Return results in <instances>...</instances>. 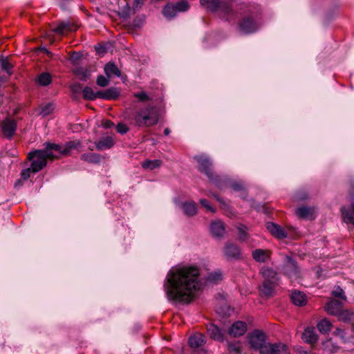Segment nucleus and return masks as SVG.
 I'll return each mask as SVG.
<instances>
[{
	"label": "nucleus",
	"mask_w": 354,
	"mask_h": 354,
	"mask_svg": "<svg viewBox=\"0 0 354 354\" xmlns=\"http://www.w3.org/2000/svg\"><path fill=\"white\" fill-rule=\"evenodd\" d=\"M164 288L169 300L189 303L202 288L199 267L184 266L171 269Z\"/></svg>",
	"instance_id": "nucleus-1"
},
{
	"label": "nucleus",
	"mask_w": 354,
	"mask_h": 354,
	"mask_svg": "<svg viewBox=\"0 0 354 354\" xmlns=\"http://www.w3.org/2000/svg\"><path fill=\"white\" fill-rule=\"evenodd\" d=\"M79 141H70L64 145L46 143L44 149L36 150L30 152L28 158L31 161L30 169L32 173H37L41 170L47 163L48 158H58L60 155L68 156L71 152L79 147Z\"/></svg>",
	"instance_id": "nucleus-2"
},
{
	"label": "nucleus",
	"mask_w": 354,
	"mask_h": 354,
	"mask_svg": "<svg viewBox=\"0 0 354 354\" xmlns=\"http://www.w3.org/2000/svg\"><path fill=\"white\" fill-rule=\"evenodd\" d=\"M159 110L156 106L147 105L138 111L134 116L135 124L139 127H149L158 124Z\"/></svg>",
	"instance_id": "nucleus-3"
},
{
	"label": "nucleus",
	"mask_w": 354,
	"mask_h": 354,
	"mask_svg": "<svg viewBox=\"0 0 354 354\" xmlns=\"http://www.w3.org/2000/svg\"><path fill=\"white\" fill-rule=\"evenodd\" d=\"M207 8L212 12H216L219 17L225 21H232L236 19V13L232 9V5L227 2L210 0Z\"/></svg>",
	"instance_id": "nucleus-4"
},
{
	"label": "nucleus",
	"mask_w": 354,
	"mask_h": 354,
	"mask_svg": "<svg viewBox=\"0 0 354 354\" xmlns=\"http://www.w3.org/2000/svg\"><path fill=\"white\" fill-rule=\"evenodd\" d=\"M266 340V335L265 333L260 330H254L248 335V342L250 347L254 350L259 351L261 354H262L263 348L268 344Z\"/></svg>",
	"instance_id": "nucleus-5"
},
{
	"label": "nucleus",
	"mask_w": 354,
	"mask_h": 354,
	"mask_svg": "<svg viewBox=\"0 0 354 354\" xmlns=\"http://www.w3.org/2000/svg\"><path fill=\"white\" fill-rule=\"evenodd\" d=\"M223 253L224 257L227 261L238 260L241 258V250L240 248L235 243L227 241L225 243Z\"/></svg>",
	"instance_id": "nucleus-6"
},
{
	"label": "nucleus",
	"mask_w": 354,
	"mask_h": 354,
	"mask_svg": "<svg viewBox=\"0 0 354 354\" xmlns=\"http://www.w3.org/2000/svg\"><path fill=\"white\" fill-rule=\"evenodd\" d=\"M194 159L198 163V169L204 173L209 180H213V172L212 171V163L210 159L204 155H200L194 157Z\"/></svg>",
	"instance_id": "nucleus-7"
},
{
	"label": "nucleus",
	"mask_w": 354,
	"mask_h": 354,
	"mask_svg": "<svg viewBox=\"0 0 354 354\" xmlns=\"http://www.w3.org/2000/svg\"><path fill=\"white\" fill-rule=\"evenodd\" d=\"M290 351L286 345L282 343H268L263 348L262 354H289Z\"/></svg>",
	"instance_id": "nucleus-8"
},
{
	"label": "nucleus",
	"mask_w": 354,
	"mask_h": 354,
	"mask_svg": "<svg viewBox=\"0 0 354 354\" xmlns=\"http://www.w3.org/2000/svg\"><path fill=\"white\" fill-rule=\"evenodd\" d=\"M283 272L290 278L299 277V269L295 261L290 257H286V263L283 266Z\"/></svg>",
	"instance_id": "nucleus-9"
},
{
	"label": "nucleus",
	"mask_w": 354,
	"mask_h": 354,
	"mask_svg": "<svg viewBox=\"0 0 354 354\" xmlns=\"http://www.w3.org/2000/svg\"><path fill=\"white\" fill-rule=\"evenodd\" d=\"M239 26L241 31L245 34L254 32L258 28L257 22L252 17L243 18L239 23Z\"/></svg>",
	"instance_id": "nucleus-10"
},
{
	"label": "nucleus",
	"mask_w": 354,
	"mask_h": 354,
	"mask_svg": "<svg viewBox=\"0 0 354 354\" xmlns=\"http://www.w3.org/2000/svg\"><path fill=\"white\" fill-rule=\"evenodd\" d=\"M1 128L4 136L10 139L17 129V123L15 120L8 118L2 122Z\"/></svg>",
	"instance_id": "nucleus-11"
},
{
	"label": "nucleus",
	"mask_w": 354,
	"mask_h": 354,
	"mask_svg": "<svg viewBox=\"0 0 354 354\" xmlns=\"http://www.w3.org/2000/svg\"><path fill=\"white\" fill-rule=\"evenodd\" d=\"M341 213L343 221L354 226V202H351L350 206L342 207Z\"/></svg>",
	"instance_id": "nucleus-12"
},
{
	"label": "nucleus",
	"mask_w": 354,
	"mask_h": 354,
	"mask_svg": "<svg viewBox=\"0 0 354 354\" xmlns=\"http://www.w3.org/2000/svg\"><path fill=\"white\" fill-rule=\"evenodd\" d=\"M266 227L268 230L278 239H283L288 236L286 230L279 225L268 223Z\"/></svg>",
	"instance_id": "nucleus-13"
},
{
	"label": "nucleus",
	"mask_w": 354,
	"mask_h": 354,
	"mask_svg": "<svg viewBox=\"0 0 354 354\" xmlns=\"http://www.w3.org/2000/svg\"><path fill=\"white\" fill-rule=\"evenodd\" d=\"M247 330V324L241 321L234 322L229 329V334L234 337L242 336Z\"/></svg>",
	"instance_id": "nucleus-14"
},
{
	"label": "nucleus",
	"mask_w": 354,
	"mask_h": 354,
	"mask_svg": "<svg viewBox=\"0 0 354 354\" xmlns=\"http://www.w3.org/2000/svg\"><path fill=\"white\" fill-rule=\"evenodd\" d=\"M342 309V305L341 302L334 299L329 300L325 306L326 311L332 315L337 316Z\"/></svg>",
	"instance_id": "nucleus-15"
},
{
	"label": "nucleus",
	"mask_w": 354,
	"mask_h": 354,
	"mask_svg": "<svg viewBox=\"0 0 354 354\" xmlns=\"http://www.w3.org/2000/svg\"><path fill=\"white\" fill-rule=\"evenodd\" d=\"M115 144L113 137L107 136L100 138L95 142L96 149L99 151H103L111 148Z\"/></svg>",
	"instance_id": "nucleus-16"
},
{
	"label": "nucleus",
	"mask_w": 354,
	"mask_h": 354,
	"mask_svg": "<svg viewBox=\"0 0 354 354\" xmlns=\"http://www.w3.org/2000/svg\"><path fill=\"white\" fill-rule=\"evenodd\" d=\"M261 274L264 281L277 283L278 276L276 271L268 267H263L261 270Z\"/></svg>",
	"instance_id": "nucleus-17"
},
{
	"label": "nucleus",
	"mask_w": 354,
	"mask_h": 354,
	"mask_svg": "<svg viewBox=\"0 0 354 354\" xmlns=\"http://www.w3.org/2000/svg\"><path fill=\"white\" fill-rule=\"evenodd\" d=\"M296 214L299 218L312 220L315 218V209L314 207L304 206L299 207Z\"/></svg>",
	"instance_id": "nucleus-18"
},
{
	"label": "nucleus",
	"mask_w": 354,
	"mask_h": 354,
	"mask_svg": "<svg viewBox=\"0 0 354 354\" xmlns=\"http://www.w3.org/2000/svg\"><path fill=\"white\" fill-rule=\"evenodd\" d=\"M252 258L257 262L264 263L270 257V252L268 250L257 249L252 252Z\"/></svg>",
	"instance_id": "nucleus-19"
},
{
	"label": "nucleus",
	"mask_w": 354,
	"mask_h": 354,
	"mask_svg": "<svg viewBox=\"0 0 354 354\" xmlns=\"http://www.w3.org/2000/svg\"><path fill=\"white\" fill-rule=\"evenodd\" d=\"M277 283L263 281L262 285L259 287L261 295L266 297L273 295Z\"/></svg>",
	"instance_id": "nucleus-20"
},
{
	"label": "nucleus",
	"mask_w": 354,
	"mask_h": 354,
	"mask_svg": "<svg viewBox=\"0 0 354 354\" xmlns=\"http://www.w3.org/2000/svg\"><path fill=\"white\" fill-rule=\"evenodd\" d=\"M210 230L214 236L221 238L225 233L224 225L220 221L212 222L210 225Z\"/></svg>",
	"instance_id": "nucleus-21"
},
{
	"label": "nucleus",
	"mask_w": 354,
	"mask_h": 354,
	"mask_svg": "<svg viewBox=\"0 0 354 354\" xmlns=\"http://www.w3.org/2000/svg\"><path fill=\"white\" fill-rule=\"evenodd\" d=\"M205 342V337L201 333H195L189 339V344L192 348H198L203 345Z\"/></svg>",
	"instance_id": "nucleus-22"
},
{
	"label": "nucleus",
	"mask_w": 354,
	"mask_h": 354,
	"mask_svg": "<svg viewBox=\"0 0 354 354\" xmlns=\"http://www.w3.org/2000/svg\"><path fill=\"white\" fill-rule=\"evenodd\" d=\"M99 98L104 100H115L120 93L116 88H110L104 91H98Z\"/></svg>",
	"instance_id": "nucleus-23"
},
{
	"label": "nucleus",
	"mask_w": 354,
	"mask_h": 354,
	"mask_svg": "<svg viewBox=\"0 0 354 354\" xmlns=\"http://www.w3.org/2000/svg\"><path fill=\"white\" fill-rule=\"evenodd\" d=\"M302 338L305 342L313 344L317 341L318 336L314 328H307L302 334Z\"/></svg>",
	"instance_id": "nucleus-24"
},
{
	"label": "nucleus",
	"mask_w": 354,
	"mask_h": 354,
	"mask_svg": "<svg viewBox=\"0 0 354 354\" xmlns=\"http://www.w3.org/2000/svg\"><path fill=\"white\" fill-rule=\"evenodd\" d=\"M207 332L211 338L220 342L223 341V335L216 325L210 324L207 327Z\"/></svg>",
	"instance_id": "nucleus-25"
},
{
	"label": "nucleus",
	"mask_w": 354,
	"mask_h": 354,
	"mask_svg": "<svg viewBox=\"0 0 354 354\" xmlns=\"http://www.w3.org/2000/svg\"><path fill=\"white\" fill-rule=\"evenodd\" d=\"M292 303L299 306H304L306 303V295L300 291H294L291 295Z\"/></svg>",
	"instance_id": "nucleus-26"
},
{
	"label": "nucleus",
	"mask_w": 354,
	"mask_h": 354,
	"mask_svg": "<svg viewBox=\"0 0 354 354\" xmlns=\"http://www.w3.org/2000/svg\"><path fill=\"white\" fill-rule=\"evenodd\" d=\"M339 321L344 322H354V312L351 310L345 309L342 310L337 315Z\"/></svg>",
	"instance_id": "nucleus-27"
},
{
	"label": "nucleus",
	"mask_w": 354,
	"mask_h": 354,
	"mask_svg": "<svg viewBox=\"0 0 354 354\" xmlns=\"http://www.w3.org/2000/svg\"><path fill=\"white\" fill-rule=\"evenodd\" d=\"M182 208L184 214L188 216H193L197 213L196 205L194 201L183 203Z\"/></svg>",
	"instance_id": "nucleus-28"
},
{
	"label": "nucleus",
	"mask_w": 354,
	"mask_h": 354,
	"mask_svg": "<svg viewBox=\"0 0 354 354\" xmlns=\"http://www.w3.org/2000/svg\"><path fill=\"white\" fill-rule=\"evenodd\" d=\"M102 158V156L100 154L95 153H83L81 156V159L85 162H89V163H93L97 164L99 163L101 161V159Z\"/></svg>",
	"instance_id": "nucleus-29"
},
{
	"label": "nucleus",
	"mask_w": 354,
	"mask_h": 354,
	"mask_svg": "<svg viewBox=\"0 0 354 354\" xmlns=\"http://www.w3.org/2000/svg\"><path fill=\"white\" fill-rule=\"evenodd\" d=\"M104 73L106 76L110 78L113 76H120V71L115 64L113 63L107 64L104 67Z\"/></svg>",
	"instance_id": "nucleus-30"
},
{
	"label": "nucleus",
	"mask_w": 354,
	"mask_h": 354,
	"mask_svg": "<svg viewBox=\"0 0 354 354\" xmlns=\"http://www.w3.org/2000/svg\"><path fill=\"white\" fill-rule=\"evenodd\" d=\"M53 30L59 35H64L72 31L73 27L69 22L62 21Z\"/></svg>",
	"instance_id": "nucleus-31"
},
{
	"label": "nucleus",
	"mask_w": 354,
	"mask_h": 354,
	"mask_svg": "<svg viewBox=\"0 0 354 354\" xmlns=\"http://www.w3.org/2000/svg\"><path fill=\"white\" fill-rule=\"evenodd\" d=\"M317 328L322 333H326L330 331L332 328V324L330 322L325 318L320 320L317 324Z\"/></svg>",
	"instance_id": "nucleus-32"
},
{
	"label": "nucleus",
	"mask_w": 354,
	"mask_h": 354,
	"mask_svg": "<svg viewBox=\"0 0 354 354\" xmlns=\"http://www.w3.org/2000/svg\"><path fill=\"white\" fill-rule=\"evenodd\" d=\"M83 97L88 100H94L99 98L98 91L95 92L91 87L86 86L82 90Z\"/></svg>",
	"instance_id": "nucleus-33"
},
{
	"label": "nucleus",
	"mask_w": 354,
	"mask_h": 354,
	"mask_svg": "<svg viewBox=\"0 0 354 354\" xmlns=\"http://www.w3.org/2000/svg\"><path fill=\"white\" fill-rule=\"evenodd\" d=\"M161 165L162 161L160 160H146L142 163V166L143 168L150 170H153L156 168H158L160 167Z\"/></svg>",
	"instance_id": "nucleus-34"
},
{
	"label": "nucleus",
	"mask_w": 354,
	"mask_h": 354,
	"mask_svg": "<svg viewBox=\"0 0 354 354\" xmlns=\"http://www.w3.org/2000/svg\"><path fill=\"white\" fill-rule=\"evenodd\" d=\"M162 14L165 17L172 19L176 15L177 12L173 5H167L163 8Z\"/></svg>",
	"instance_id": "nucleus-35"
},
{
	"label": "nucleus",
	"mask_w": 354,
	"mask_h": 354,
	"mask_svg": "<svg viewBox=\"0 0 354 354\" xmlns=\"http://www.w3.org/2000/svg\"><path fill=\"white\" fill-rule=\"evenodd\" d=\"M38 83L41 86H47L51 82V76L49 73H44L38 77Z\"/></svg>",
	"instance_id": "nucleus-36"
},
{
	"label": "nucleus",
	"mask_w": 354,
	"mask_h": 354,
	"mask_svg": "<svg viewBox=\"0 0 354 354\" xmlns=\"http://www.w3.org/2000/svg\"><path fill=\"white\" fill-rule=\"evenodd\" d=\"M40 114L43 116H47L52 113L54 109L53 103H47L46 104L41 105L40 106Z\"/></svg>",
	"instance_id": "nucleus-37"
},
{
	"label": "nucleus",
	"mask_w": 354,
	"mask_h": 354,
	"mask_svg": "<svg viewBox=\"0 0 354 354\" xmlns=\"http://www.w3.org/2000/svg\"><path fill=\"white\" fill-rule=\"evenodd\" d=\"M239 234V239L242 241H245L248 239L247 233V227L245 225H241L237 227Z\"/></svg>",
	"instance_id": "nucleus-38"
},
{
	"label": "nucleus",
	"mask_w": 354,
	"mask_h": 354,
	"mask_svg": "<svg viewBox=\"0 0 354 354\" xmlns=\"http://www.w3.org/2000/svg\"><path fill=\"white\" fill-rule=\"evenodd\" d=\"M175 8L176 12H184L188 10L189 5L186 1H181L176 3L175 5H173Z\"/></svg>",
	"instance_id": "nucleus-39"
},
{
	"label": "nucleus",
	"mask_w": 354,
	"mask_h": 354,
	"mask_svg": "<svg viewBox=\"0 0 354 354\" xmlns=\"http://www.w3.org/2000/svg\"><path fill=\"white\" fill-rule=\"evenodd\" d=\"M332 295L335 297L340 298L344 301L346 300V297L345 296L344 291L339 286H337L332 291Z\"/></svg>",
	"instance_id": "nucleus-40"
},
{
	"label": "nucleus",
	"mask_w": 354,
	"mask_h": 354,
	"mask_svg": "<svg viewBox=\"0 0 354 354\" xmlns=\"http://www.w3.org/2000/svg\"><path fill=\"white\" fill-rule=\"evenodd\" d=\"M1 67L3 70L6 71L8 74H10L11 68L12 67V64L9 62L7 58H2L0 60Z\"/></svg>",
	"instance_id": "nucleus-41"
},
{
	"label": "nucleus",
	"mask_w": 354,
	"mask_h": 354,
	"mask_svg": "<svg viewBox=\"0 0 354 354\" xmlns=\"http://www.w3.org/2000/svg\"><path fill=\"white\" fill-rule=\"evenodd\" d=\"M229 351L231 352H234L236 353H239L242 351L241 345L239 342H232L228 344Z\"/></svg>",
	"instance_id": "nucleus-42"
},
{
	"label": "nucleus",
	"mask_w": 354,
	"mask_h": 354,
	"mask_svg": "<svg viewBox=\"0 0 354 354\" xmlns=\"http://www.w3.org/2000/svg\"><path fill=\"white\" fill-rule=\"evenodd\" d=\"M133 96L136 97L140 102H147L151 100V97L145 91L135 93Z\"/></svg>",
	"instance_id": "nucleus-43"
},
{
	"label": "nucleus",
	"mask_w": 354,
	"mask_h": 354,
	"mask_svg": "<svg viewBox=\"0 0 354 354\" xmlns=\"http://www.w3.org/2000/svg\"><path fill=\"white\" fill-rule=\"evenodd\" d=\"M222 279V274L220 272L210 273L208 275L207 280L210 282L217 283Z\"/></svg>",
	"instance_id": "nucleus-44"
},
{
	"label": "nucleus",
	"mask_w": 354,
	"mask_h": 354,
	"mask_svg": "<svg viewBox=\"0 0 354 354\" xmlns=\"http://www.w3.org/2000/svg\"><path fill=\"white\" fill-rule=\"evenodd\" d=\"M75 73L80 76V80L82 81H86L90 75L89 73L84 68L77 69Z\"/></svg>",
	"instance_id": "nucleus-45"
},
{
	"label": "nucleus",
	"mask_w": 354,
	"mask_h": 354,
	"mask_svg": "<svg viewBox=\"0 0 354 354\" xmlns=\"http://www.w3.org/2000/svg\"><path fill=\"white\" fill-rule=\"evenodd\" d=\"M131 14V8L127 3L125 6L120 10V15L123 18L128 17Z\"/></svg>",
	"instance_id": "nucleus-46"
},
{
	"label": "nucleus",
	"mask_w": 354,
	"mask_h": 354,
	"mask_svg": "<svg viewBox=\"0 0 354 354\" xmlns=\"http://www.w3.org/2000/svg\"><path fill=\"white\" fill-rule=\"evenodd\" d=\"M333 334L335 336L339 337L342 340L343 342H346V333L343 329L337 328L335 329Z\"/></svg>",
	"instance_id": "nucleus-47"
},
{
	"label": "nucleus",
	"mask_w": 354,
	"mask_h": 354,
	"mask_svg": "<svg viewBox=\"0 0 354 354\" xmlns=\"http://www.w3.org/2000/svg\"><path fill=\"white\" fill-rule=\"evenodd\" d=\"M109 84V80L102 76V75H100L97 77V84L100 86H102V87H104V86H108Z\"/></svg>",
	"instance_id": "nucleus-48"
},
{
	"label": "nucleus",
	"mask_w": 354,
	"mask_h": 354,
	"mask_svg": "<svg viewBox=\"0 0 354 354\" xmlns=\"http://www.w3.org/2000/svg\"><path fill=\"white\" fill-rule=\"evenodd\" d=\"M117 131L120 134H125L129 130V127L124 123H119L116 126Z\"/></svg>",
	"instance_id": "nucleus-49"
},
{
	"label": "nucleus",
	"mask_w": 354,
	"mask_h": 354,
	"mask_svg": "<svg viewBox=\"0 0 354 354\" xmlns=\"http://www.w3.org/2000/svg\"><path fill=\"white\" fill-rule=\"evenodd\" d=\"M71 91L75 93H79L82 91V84L79 82H75L71 86Z\"/></svg>",
	"instance_id": "nucleus-50"
},
{
	"label": "nucleus",
	"mask_w": 354,
	"mask_h": 354,
	"mask_svg": "<svg viewBox=\"0 0 354 354\" xmlns=\"http://www.w3.org/2000/svg\"><path fill=\"white\" fill-rule=\"evenodd\" d=\"M200 203L203 206L207 211L214 212V209L209 205V202L206 199H201Z\"/></svg>",
	"instance_id": "nucleus-51"
},
{
	"label": "nucleus",
	"mask_w": 354,
	"mask_h": 354,
	"mask_svg": "<svg viewBox=\"0 0 354 354\" xmlns=\"http://www.w3.org/2000/svg\"><path fill=\"white\" fill-rule=\"evenodd\" d=\"M32 173V170L30 169V167L21 171V176L23 180H27L30 178V174Z\"/></svg>",
	"instance_id": "nucleus-52"
},
{
	"label": "nucleus",
	"mask_w": 354,
	"mask_h": 354,
	"mask_svg": "<svg viewBox=\"0 0 354 354\" xmlns=\"http://www.w3.org/2000/svg\"><path fill=\"white\" fill-rule=\"evenodd\" d=\"M102 125L105 129H109V128L113 127L114 123L113 122H111V120H106L102 122Z\"/></svg>",
	"instance_id": "nucleus-53"
},
{
	"label": "nucleus",
	"mask_w": 354,
	"mask_h": 354,
	"mask_svg": "<svg viewBox=\"0 0 354 354\" xmlns=\"http://www.w3.org/2000/svg\"><path fill=\"white\" fill-rule=\"evenodd\" d=\"M80 57L81 55L79 53L74 52L71 55V60L73 62H75L80 58Z\"/></svg>",
	"instance_id": "nucleus-54"
},
{
	"label": "nucleus",
	"mask_w": 354,
	"mask_h": 354,
	"mask_svg": "<svg viewBox=\"0 0 354 354\" xmlns=\"http://www.w3.org/2000/svg\"><path fill=\"white\" fill-rule=\"evenodd\" d=\"M349 196L351 199V202H354V184L351 183V188L349 189Z\"/></svg>",
	"instance_id": "nucleus-55"
},
{
	"label": "nucleus",
	"mask_w": 354,
	"mask_h": 354,
	"mask_svg": "<svg viewBox=\"0 0 354 354\" xmlns=\"http://www.w3.org/2000/svg\"><path fill=\"white\" fill-rule=\"evenodd\" d=\"M200 2H201V4L202 6H205V5L207 4V3H208V6H209L210 1H209V0H201Z\"/></svg>",
	"instance_id": "nucleus-56"
},
{
	"label": "nucleus",
	"mask_w": 354,
	"mask_h": 354,
	"mask_svg": "<svg viewBox=\"0 0 354 354\" xmlns=\"http://www.w3.org/2000/svg\"><path fill=\"white\" fill-rule=\"evenodd\" d=\"M232 187L235 190H239L241 189V185L237 184H234Z\"/></svg>",
	"instance_id": "nucleus-57"
},
{
	"label": "nucleus",
	"mask_w": 354,
	"mask_h": 354,
	"mask_svg": "<svg viewBox=\"0 0 354 354\" xmlns=\"http://www.w3.org/2000/svg\"><path fill=\"white\" fill-rule=\"evenodd\" d=\"M164 133L165 136H168L170 133V130L168 128H166L164 131Z\"/></svg>",
	"instance_id": "nucleus-58"
},
{
	"label": "nucleus",
	"mask_w": 354,
	"mask_h": 354,
	"mask_svg": "<svg viewBox=\"0 0 354 354\" xmlns=\"http://www.w3.org/2000/svg\"><path fill=\"white\" fill-rule=\"evenodd\" d=\"M42 50H44L47 55L51 56V53L49 52L47 49H46L45 48H41Z\"/></svg>",
	"instance_id": "nucleus-59"
},
{
	"label": "nucleus",
	"mask_w": 354,
	"mask_h": 354,
	"mask_svg": "<svg viewBox=\"0 0 354 354\" xmlns=\"http://www.w3.org/2000/svg\"><path fill=\"white\" fill-rule=\"evenodd\" d=\"M306 198H307L306 194H305L304 196H301V197H299V196L297 197V199H299V200H304Z\"/></svg>",
	"instance_id": "nucleus-60"
},
{
	"label": "nucleus",
	"mask_w": 354,
	"mask_h": 354,
	"mask_svg": "<svg viewBox=\"0 0 354 354\" xmlns=\"http://www.w3.org/2000/svg\"><path fill=\"white\" fill-rule=\"evenodd\" d=\"M214 196L217 201H221V199L216 195H214Z\"/></svg>",
	"instance_id": "nucleus-61"
},
{
	"label": "nucleus",
	"mask_w": 354,
	"mask_h": 354,
	"mask_svg": "<svg viewBox=\"0 0 354 354\" xmlns=\"http://www.w3.org/2000/svg\"><path fill=\"white\" fill-rule=\"evenodd\" d=\"M3 82V79L0 77V85Z\"/></svg>",
	"instance_id": "nucleus-62"
}]
</instances>
